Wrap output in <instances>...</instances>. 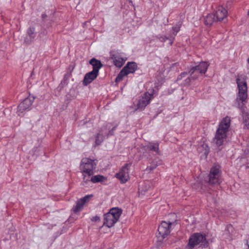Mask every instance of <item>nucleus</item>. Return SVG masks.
<instances>
[{
    "mask_svg": "<svg viewBox=\"0 0 249 249\" xmlns=\"http://www.w3.org/2000/svg\"><path fill=\"white\" fill-rule=\"evenodd\" d=\"M33 100L27 98L20 103L18 106V111L21 113L29 110L32 105Z\"/></svg>",
    "mask_w": 249,
    "mask_h": 249,
    "instance_id": "nucleus-14",
    "label": "nucleus"
},
{
    "mask_svg": "<svg viewBox=\"0 0 249 249\" xmlns=\"http://www.w3.org/2000/svg\"><path fill=\"white\" fill-rule=\"evenodd\" d=\"M206 240L205 237L202 234L196 233L191 236L189 239L188 247L190 249H192L196 245H198Z\"/></svg>",
    "mask_w": 249,
    "mask_h": 249,
    "instance_id": "nucleus-12",
    "label": "nucleus"
},
{
    "mask_svg": "<svg viewBox=\"0 0 249 249\" xmlns=\"http://www.w3.org/2000/svg\"><path fill=\"white\" fill-rule=\"evenodd\" d=\"M187 74V72H182L178 77L177 78V80H179L182 79V78L185 77Z\"/></svg>",
    "mask_w": 249,
    "mask_h": 249,
    "instance_id": "nucleus-27",
    "label": "nucleus"
},
{
    "mask_svg": "<svg viewBox=\"0 0 249 249\" xmlns=\"http://www.w3.org/2000/svg\"><path fill=\"white\" fill-rule=\"evenodd\" d=\"M209 64L206 62H201L198 65L193 67L189 71L191 77L195 80L205 74L207 71Z\"/></svg>",
    "mask_w": 249,
    "mask_h": 249,
    "instance_id": "nucleus-5",
    "label": "nucleus"
},
{
    "mask_svg": "<svg viewBox=\"0 0 249 249\" xmlns=\"http://www.w3.org/2000/svg\"><path fill=\"white\" fill-rule=\"evenodd\" d=\"M96 163L93 160L88 158H83L80 164V170L82 173V179L84 182L89 180V177L94 173Z\"/></svg>",
    "mask_w": 249,
    "mask_h": 249,
    "instance_id": "nucleus-3",
    "label": "nucleus"
},
{
    "mask_svg": "<svg viewBox=\"0 0 249 249\" xmlns=\"http://www.w3.org/2000/svg\"><path fill=\"white\" fill-rule=\"evenodd\" d=\"M89 197V196H86L83 198L78 200L76 205L73 208V212L76 213L81 211L83 209L84 204L88 201Z\"/></svg>",
    "mask_w": 249,
    "mask_h": 249,
    "instance_id": "nucleus-18",
    "label": "nucleus"
},
{
    "mask_svg": "<svg viewBox=\"0 0 249 249\" xmlns=\"http://www.w3.org/2000/svg\"><path fill=\"white\" fill-rule=\"evenodd\" d=\"M157 37L161 42H165L167 39H168V38L165 36H158Z\"/></svg>",
    "mask_w": 249,
    "mask_h": 249,
    "instance_id": "nucleus-26",
    "label": "nucleus"
},
{
    "mask_svg": "<svg viewBox=\"0 0 249 249\" xmlns=\"http://www.w3.org/2000/svg\"><path fill=\"white\" fill-rule=\"evenodd\" d=\"M220 170L219 165L213 166L210 170L209 174V183L211 184H220L221 182L220 178Z\"/></svg>",
    "mask_w": 249,
    "mask_h": 249,
    "instance_id": "nucleus-9",
    "label": "nucleus"
},
{
    "mask_svg": "<svg viewBox=\"0 0 249 249\" xmlns=\"http://www.w3.org/2000/svg\"><path fill=\"white\" fill-rule=\"evenodd\" d=\"M158 165L155 163L154 161H153L150 165H149L147 166L146 170L149 171H151L154 169H155Z\"/></svg>",
    "mask_w": 249,
    "mask_h": 249,
    "instance_id": "nucleus-24",
    "label": "nucleus"
},
{
    "mask_svg": "<svg viewBox=\"0 0 249 249\" xmlns=\"http://www.w3.org/2000/svg\"><path fill=\"white\" fill-rule=\"evenodd\" d=\"M216 19L217 21H221L227 17L228 11L222 6H218L214 14Z\"/></svg>",
    "mask_w": 249,
    "mask_h": 249,
    "instance_id": "nucleus-15",
    "label": "nucleus"
},
{
    "mask_svg": "<svg viewBox=\"0 0 249 249\" xmlns=\"http://www.w3.org/2000/svg\"><path fill=\"white\" fill-rule=\"evenodd\" d=\"M98 73L92 71H91L87 73L84 77L83 80V84L87 86L92 81H93L98 76Z\"/></svg>",
    "mask_w": 249,
    "mask_h": 249,
    "instance_id": "nucleus-17",
    "label": "nucleus"
},
{
    "mask_svg": "<svg viewBox=\"0 0 249 249\" xmlns=\"http://www.w3.org/2000/svg\"><path fill=\"white\" fill-rule=\"evenodd\" d=\"M216 21L215 15L214 14H209L205 18L204 23L205 25L210 26L212 24Z\"/></svg>",
    "mask_w": 249,
    "mask_h": 249,
    "instance_id": "nucleus-21",
    "label": "nucleus"
},
{
    "mask_svg": "<svg viewBox=\"0 0 249 249\" xmlns=\"http://www.w3.org/2000/svg\"><path fill=\"white\" fill-rule=\"evenodd\" d=\"M192 80H193L192 78L191 77V76L190 75V77L186 78L184 81V86H188L190 85L191 82Z\"/></svg>",
    "mask_w": 249,
    "mask_h": 249,
    "instance_id": "nucleus-25",
    "label": "nucleus"
},
{
    "mask_svg": "<svg viewBox=\"0 0 249 249\" xmlns=\"http://www.w3.org/2000/svg\"><path fill=\"white\" fill-rule=\"evenodd\" d=\"M248 15L249 16V11H248Z\"/></svg>",
    "mask_w": 249,
    "mask_h": 249,
    "instance_id": "nucleus-34",
    "label": "nucleus"
},
{
    "mask_svg": "<svg viewBox=\"0 0 249 249\" xmlns=\"http://www.w3.org/2000/svg\"><path fill=\"white\" fill-rule=\"evenodd\" d=\"M154 92L155 90L152 89L150 92H145L139 100L137 104V109L143 110L154 98Z\"/></svg>",
    "mask_w": 249,
    "mask_h": 249,
    "instance_id": "nucleus-7",
    "label": "nucleus"
},
{
    "mask_svg": "<svg viewBox=\"0 0 249 249\" xmlns=\"http://www.w3.org/2000/svg\"><path fill=\"white\" fill-rule=\"evenodd\" d=\"M104 136L99 133L97 134L95 138V143L96 145H100L104 141Z\"/></svg>",
    "mask_w": 249,
    "mask_h": 249,
    "instance_id": "nucleus-22",
    "label": "nucleus"
},
{
    "mask_svg": "<svg viewBox=\"0 0 249 249\" xmlns=\"http://www.w3.org/2000/svg\"><path fill=\"white\" fill-rule=\"evenodd\" d=\"M171 223L162 221L159 226L157 237L160 240L163 239L170 232V226Z\"/></svg>",
    "mask_w": 249,
    "mask_h": 249,
    "instance_id": "nucleus-11",
    "label": "nucleus"
},
{
    "mask_svg": "<svg viewBox=\"0 0 249 249\" xmlns=\"http://www.w3.org/2000/svg\"><path fill=\"white\" fill-rule=\"evenodd\" d=\"M107 180V178L100 175H97L95 176H92L90 177H89V180L87 182H84V181H82V184L83 186H87L89 183L91 181L92 183H95L97 182H102L104 181H105Z\"/></svg>",
    "mask_w": 249,
    "mask_h": 249,
    "instance_id": "nucleus-16",
    "label": "nucleus"
},
{
    "mask_svg": "<svg viewBox=\"0 0 249 249\" xmlns=\"http://www.w3.org/2000/svg\"><path fill=\"white\" fill-rule=\"evenodd\" d=\"M113 135V131L111 130L108 132V136H111V135Z\"/></svg>",
    "mask_w": 249,
    "mask_h": 249,
    "instance_id": "nucleus-31",
    "label": "nucleus"
},
{
    "mask_svg": "<svg viewBox=\"0 0 249 249\" xmlns=\"http://www.w3.org/2000/svg\"><path fill=\"white\" fill-rule=\"evenodd\" d=\"M131 166V163L125 164L119 172L115 175L116 178L120 180L121 183H124L129 180V170Z\"/></svg>",
    "mask_w": 249,
    "mask_h": 249,
    "instance_id": "nucleus-10",
    "label": "nucleus"
},
{
    "mask_svg": "<svg viewBox=\"0 0 249 249\" xmlns=\"http://www.w3.org/2000/svg\"><path fill=\"white\" fill-rule=\"evenodd\" d=\"M247 62L248 64H249V57L247 59Z\"/></svg>",
    "mask_w": 249,
    "mask_h": 249,
    "instance_id": "nucleus-33",
    "label": "nucleus"
},
{
    "mask_svg": "<svg viewBox=\"0 0 249 249\" xmlns=\"http://www.w3.org/2000/svg\"><path fill=\"white\" fill-rule=\"evenodd\" d=\"M173 30L174 31V36H176V34L179 31L180 27H173Z\"/></svg>",
    "mask_w": 249,
    "mask_h": 249,
    "instance_id": "nucleus-28",
    "label": "nucleus"
},
{
    "mask_svg": "<svg viewBox=\"0 0 249 249\" xmlns=\"http://www.w3.org/2000/svg\"><path fill=\"white\" fill-rule=\"evenodd\" d=\"M99 219H100L99 217L97 216H94L92 218V220L94 221H98V220H99Z\"/></svg>",
    "mask_w": 249,
    "mask_h": 249,
    "instance_id": "nucleus-30",
    "label": "nucleus"
},
{
    "mask_svg": "<svg viewBox=\"0 0 249 249\" xmlns=\"http://www.w3.org/2000/svg\"><path fill=\"white\" fill-rule=\"evenodd\" d=\"M137 69V65L134 62H128L125 66L121 71L116 78V82L122 80L123 77L129 73H134Z\"/></svg>",
    "mask_w": 249,
    "mask_h": 249,
    "instance_id": "nucleus-8",
    "label": "nucleus"
},
{
    "mask_svg": "<svg viewBox=\"0 0 249 249\" xmlns=\"http://www.w3.org/2000/svg\"><path fill=\"white\" fill-rule=\"evenodd\" d=\"M146 146L147 147H144L145 150H152L158 154H159V144L158 143L151 142L149 143Z\"/></svg>",
    "mask_w": 249,
    "mask_h": 249,
    "instance_id": "nucleus-20",
    "label": "nucleus"
},
{
    "mask_svg": "<svg viewBox=\"0 0 249 249\" xmlns=\"http://www.w3.org/2000/svg\"><path fill=\"white\" fill-rule=\"evenodd\" d=\"M115 127H114L111 129V130H112V131H114L115 130Z\"/></svg>",
    "mask_w": 249,
    "mask_h": 249,
    "instance_id": "nucleus-32",
    "label": "nucleus"
},
{
    "mask_svg": "<svg viewBox=\"0 0 249 249\" xmlns=\"http://www.w3.org/2000/svg\"><path fill=\"white\" fill-rule=\"evenodd\" d=\"M110 58L114 65L118 68L122 67L127 60L124 54L118 50H112L110 52Z\"/></svg>",
    "mask_w": 249,
    "mask_h": 249,
    "instance_id": "nucleus-6",
    "label": "nucleus"
},
{
    "mask_svg": "<svg viewBox=\"0 0 249 249\" xmlns=\"http://www.w3.org/2000/svg\"><path fill=\"white\" fill-rule=\"evenodd\" d=\"M89 63L93 67L92 71H95L96 73L99 72V69L102 67V64L101 61L95 58H92L90 60Z\"/></svg>",
    "mask_w": 249,
    "mask_h": 249,
    "instance_id": "nucleus-19",
    "label": "nucleus"
},
{
    "mask_svg": "<svg viewBox=\"0 0 249 249\" xmlns=\"http://www.w3.org/2000/svg\"><path fill=\"white\" fill-rule=\"evenodd\" d=\"M243 124L245 127L247 128H249V117L248 115L244 116L243 117Z\"/></svg>",
    "mask_w": 249,
    "mask_h": 249,
    "instance_id": "nucleus-23",
    "label": "nucleus"
},
{
    "mask_svg": "<svg viewBox=\"0 0 249 249\" xmlns=\"http://www.w3.org/2000/svg\"><path fill=\"white\" fill-rule=\"evenodd\" d=\"M231 122V117L229 116L223 118L220 122L213 139V142L216 146H222L226 142Z\"/></svg>",
    "mask_w": 249,
    "mask_h": 249,
    "instance_id": "nucleus-1",
    "label": "nucleus"
},
{
    "mask_svg": "<svg viewBox=\"0 0 249 249\" xmlns=\"http://www.w3.org/2000/svg\"><path fill=\"white\" fill-rule=\"evenodd\" d=\"M236 83L237 84L238 92L235 104L238 107L241 108L248 98L247 84L246 79L243 76L237 78Z\"/></svg>",
    "mask_w": 249,
    "mask_h": 249,
    "instance_id": "nucleus-2",
    "label": "nucleus"
},
{
    "mask_svg": "<svg viewBox=\"0 0 249 249\" xmlns=\"http://www.w3.org/2000/svg\"><path fill=\"white\" fill-rule=\"evenodd\" d=\"M245 246L247 247L246 249H249V238L246 240Z\"/></svg>",
    "mask_w": 249,
    "mask_h": 249,
    "instance_id": "nucleus-29",
    "label": "nucleus"
},
{
    "mask_svg": "<svg viewBox=\"0 0 249 249\" xmlns=\"http://www.w3.org/2000/svg\"><path fill=\"white\" fill-rule=\"evenodd\" d=\"M36 32L35 28L31 26L26 31V35L24 37V42L27 44H30L34 41L36 36Z\"/></svg>",
    "mask_w": 249,
    "mask_h": 249,
    "instance_id": "nucleus-13",
    "label": "nucleus"
},
{
    "mask_svg": "<svg viewBox=\"0 0 249 249\" xmlns=\"http://www.w3.org/2000/svg\"><path fill=\"white\" fill-rule=\"evenodd\" d=\"M122 211L118 208H112L109 212L104 214V225L108 228L113 227L118 221Z\"/></svg>",
    "mask_w": 249,
    "mask_h": 249,
    "instance_id": "nucleus-4",
    "label": "nucleus"
}]
</instances>
